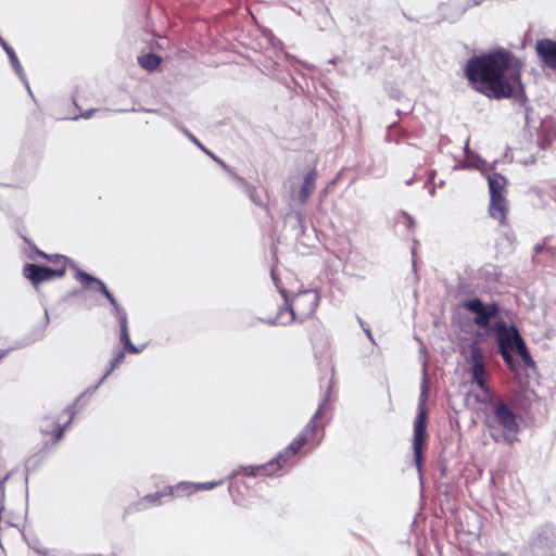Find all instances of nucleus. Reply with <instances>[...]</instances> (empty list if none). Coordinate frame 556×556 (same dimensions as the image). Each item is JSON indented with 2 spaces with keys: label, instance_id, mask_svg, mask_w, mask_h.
I'll return each instance as SVG.
<instances>
[{
  "label": "nucleus",
  "instance_id": "nucleus-1",
  "mask_svg": "<svg viewBox=\"0 0 556 556\" xmlns=\"http://www.w3.org/2000/svg\"><path fill=\"white\" fill-rule=\"evenodd\" d=\"M523 65L510 50L498 47L470 58L464 76L472 90L488 99L525 98Z\"/></svg>",
  "mask_w": 556,
  "mask_h": 556
},
{
  "label": "nucleus",
  "instance_id": "nucleus-7",
  "mask_svg": "<svg viewBox=\"0 0 556 556\" xmlns=\"http://www.w3.org/2000/svg\"><path fill=\"white\" fill-rule=\"evenodd\" d=\"M467 362L470 365L471 382L481 390V395H476L477 402L489 401L491 390L486 382L484 354L477 342L469 345Z\"/></svg>",
  "mask_w": 556,
  "mask_h": 556
},
{
  "label": "nucleus",
  "instance_id": "nucleus-8",
  "mask_svg": "<svg viewBox=\"0 0 556 556\" xmlns=\"http://www.w3.org/2000/svg\"><path fill=\"white\" fill-rule=\"evenodd\" d=\"M463 307L476 315L473 323L483 329L489 328L490 320L494 318L500 312V306L496 302L484 304L478 298L465 301L463 303Z\"/></svg>",
  "mask_w": 556,
  "mask_h": 556
},
{
  "label": "nucleus",
  "instance_id": "nucleus-18",
  "mask_svg": "<svg viewBox=\"0 0 556 556\" xmlns=\"http://www.w3.org/2000/svg\"><path fill=\"white\" fill-rule=\"evenodd\" d=\"M38 254L42 258H46L47 261H49L53 265L51 270H62V277L65 275L67 263H68V260H67L66 256L60 255V254L48 255V254H46V253H43L41 251H38Z\"/></svg>",
  "mask_w": 556,
  "mask_h": 556
},
{
  "label": "nucleus",
  "instance_id": "nucleus-22",
  "mask_svg": "<svg viewBox=\"0 0 556 556\" xmlns=\"http://www.w3.org/2000/svg\"><path fill=\"white\" fill-rule=\"evenodd\" d=\"M500 354L503 357L505 364L509 367L510 370H515V363L511 355V350H500Z\"/></svg>",
  "mask_w": 556,
  "mask_h": 556
},
{
  "label": "nucleus",
  "instance_id": "nucleus-2",
  "mask_svg": "<svg viewBox=\"0 0 556 556\" xmlns=\"http://www.w3.org/2000/svg\"><path fill=\"white\" fill-rule=\"evenodd\" d=\"M75 271V279L86 289H92L93 286L108 299L110 304L114 308L115 317L119 324L121 336L119 341L124 346V350L118 351L111 362V367L108 370L106 375L112 372L118 365H121L124 361L125 354H138L141 352L142 348H138L132 344L130 340L129 329H128V320L126 311L119 306L114 295L109 291L106 286L98 278L91 276L90 274L81 270L77 266H73Z\"/></svg>",
  "mask_w": 556,
  "mask_h": 556
},
{
  "label": "nucleus",
  "instance_id": "nucleus-11",
  "mask_svg": "<svg viewBox=\"0 0 556 556\" xmlns=\"http://www.w3.org/2000/svg\"><path fill=\"white\" fill-rule=\"evenodd\" d=\"M23 276L28 279L35 288H38L43 282L54 278H61L62 270H51L50 267L28 263L23 267Z\"/></svg>",
  "mask_w": 556,
  "mask_h": 556
},
{
  "label": "nucleus",
  "instance_id": "nucleus-5",
  "mask_svg": "<svg viewBox=\"0 0 556 556\" xmlns=\"http://www.w3.org/2000/svg\"><path fill=\"white\" fill-rule=\"evenodd\" d=\"M283 296L289 307L280 309L277 316L271 319L273 324L285 325L291 321L305 324L306 320L316 318L315 314L320 302V296L317 291L305 290L299 292L292 296L290 302L285 292Z\"/></svg>",
  "mask_w": 556,
  "mask_h": 556
},
{
  "label": "nucleus",
  "instance_id": "nucleus-9",
  "mask_svg": "<svg viewBox=\"0 0 556 556\" xmlns=\"http://www.w3.org/2000/svg\"><path fill=\"white\" fill-rule=\"evenodd\" d=\"M224 483H225L224 479L210 481V482H202V483L182 481L175 485H165L163 494L173 495V498L174 497H189L197 492L213 490L219 485H223Z\"/></svg>",
  "mask_w": 556,
  "mask_h": 556
},
{
  "label": "nucleus",
  "instance_id": "nucleus-16",
  "mask_svg": "<svg viewBox=\"0 0 556 556\" xmlns=\"http://www.w3.org/2000/svg\"><path fill=\"white\" fill-rule=\"evenodd\" d=\"M304 328L305 337L313 346L323 345L327 342V336L323 323L316 317L306 320Z\"/></svg>",
  "mask_w": 556,
  "mask_h": 556
},
{
  "label": "nucleus",
  "instance_id": "nucleus-21",
  "mask_svg": "<svg viewBox=\"0 0 556 556\" xmlns=\"http://www.w3.org/2000/svg\"><path fill=\"white\" fill-rule=\"evenodd\" d=\"M163 493H164V486L155 493L146 495L142 500L147 501L149 503H152V504H161L162 500L165 497L173 498V495H165Z\"/></svg>",
  "mask_w": 556,
  "mask_h": 556
},
{
  "label": "nucleus",
  "instance_id": "nucleus-6",
  "mask_svg": "<svg viewBox=\"0 0 556 556\" xmlns=\"http://www.w3.org/2000/svg\"><path fill=\"white\" fill-rule=\"evenodd\" d=\"M488 184L490 190L489 214L501 225L507 226L508 201L505 195L507 179L500 173H493L489 175Z\"/></svg>",
  "mask_w": 556,
  "mask_h": 556
},
{
  "label": "nucleus",
  "instance_id": "nucleus-24",
  "mask_svg": "<svg viewBox=\"0 0 556 556\" xmlns=\"http://www.w3.org/2000/svg\"><path fill=\"white\" fill-rule=\"evenodd\" d=\"M11 472L7 469L3 459L0 457V486L3 488V484L9 480Z\"/></svg>",
  "mask_w": 556,
  "mask_h": 556
},
{
  "label": "nucleus",
  "instance_id": "nucleus-10",
  "mask_svg": "<svg viewBox=\"0 0 556 556\" xmlns=\"http://www.w3.org/2000/svg\"><path fill=\"white\" fill-rule=\"evenodd\" d=\"M427 440V415L425 409H421L414 424V458L418 471L422 468V455Z\"/></svg>",
  "mask_w": 556,
  "mask_h": 556
},
{
  "label": "nucleus",
  "instance_id": "nucleus-20",
  "mask_svg": "<svg viewBox=\"0 0 556 556\" xmlns=\"http://www.w3.org/2000/svg\"><path fill=\"white\" fill-rule=\"evenodd\" d=\"M517 354L522 359L523 364L528 367H533L534 362L529 353V350L523 341V339H519V342H517V345L515 346Z\"/></svg>",
  "mask_w": 556,
  "mask_h": 556
},
{
  "label": "nucleus",
  "instance_id": "nucleus-17",
  "mask_svg": "<svg viewBox=\"0 0 556 556\" xmlns=\"http://www.w3.org/2000/svg\"><path fill=\"white\" fill-rule=\"evenodd\" d=\"M317 170L311 169L305 176L295 200L299 204L304 205L316 188Z\"/></svg>",
  "mask_w": 556,
  "mask_h": 556
},
{
  "label": "nucleus",
  "instance_id": "nucleus-23",
  "mask_svg": "<svg viewBox=\"0 0 556 556\" xmlns=\"http://www.w3.org/2000/svg\"><path fill=\"white\" fill-rule=\"evenodd\" d=\"M1 43H2V46H3V48H4V50L7 51V53H8L9 58H10V61L12 62L13 66H14L16 70H17V68H20V67H21V64H20V62H18V59H17V56H16V54H15L14 50H13L11 47H9L4 41H1Z\"/></svg>",
  "mask_w": 556,
  "mask_h": 556
},
{
  "label": "nucleus",
  "instance_id": "nucleus-13",
  "mask_svg": "<svg viewBox=\"0 0 556 556\" xmlns=\"http://www.w3.org/2000/svg\"><path fill=\"white\" fill-rule=\"evenodd\" d=\"M493 329L496 332L500 350H513L519 339H522L517 328L515 326L507 327L504 320L496 321Z\"/></svg>",
  "mask_w": 556,
  "mask_h": 556
},
{
  "label": "nucleus",
  "instance_id": "nucleus-12",
  "mask_svg": "<svg viewBox=\"0 0 556 556\" xmlns=\"http://www.w3.org/2000/svg\"><path fill=\"white\" fill-rule=\"evenodd\" d=\"M68 419L64 426H61L59 418L55 416H47L42 419L40 429L46 439V444L51 443L52 445L56 444L64 434L65 428L67 425L72 422L73 414L67 413Z\"/></svg>",
  "mask_w": 556,
  "mask_h": 556
},
{
  "label": "nucleus",
  "instance_id": "nucleus-3",
  "mask_svg": "<svg viewBox=\"0 0 556 556\" xmlns=\"http://www.w3.org/2000/svg\"><path fill=\"white\" fill-rule=\"evenodd\" d=\"M486 405L483 410V425L495 442L513 444L519 431L517 416L503 400L482 402Z\"/></svg>",
  "mask_w": 556,
  "mask_h": 556
},
{
  "label": "nucleus",
  "instance_id": "nucleus-25",
  "mask_svg": "<svg viewBox=\"0 0 556 556\" xmlns=\"http://www.w3.org/2000/svg\"><path fill=\"white\" fill-rule=\"evenodd\" d=\"M255 192H256V191H255V189H253V190L251 191V193H250V197H251V199H252V201H253V202H255L256 204L261 205L262 203H261V201H258V200L256 199L257 197H256Z\"/></svg>",
  "mask_w": 556,
  "mask_h": 556
},
{
  "label": "nucleus",
  "instance_id": "nucleus-14",
  "mask_svg": "<svg viewBox=\"0 0 556 556\" xmlns=\"http://www.w3.org/2000/svg\"><path fill=\"white\" fill-rule=\"evenodd\" d=\"M286 468L279 455L266 464L241 467L240 472L248 477L271 476Z\"/></svg>",
  "mask_w": 556,
  "mask_h": 556
},
{
  "label": "nucleus",
  "instance_id": "nucleus-15",
  "mask_svg": "<svg viewBox=\"0 0 556 556\" xmlns=\"http://www.w3.org/2000/svg\"><path fill=\"white\" fill-rule=\"evenodd\" d=\"M535 52L545 66L556 71V41L547 38L538 40Z\"/></svg>",
  "mask_w": 556,
  "mask_h": 556
},
{
  "label": "nucleus",
  "instance_id": "nucleus-4",
  "mask_svg": "<svg viewBox=\"0 0 556 556\" xmlns=\"http://www.w3.org/2000/svg\"><path fill=\"white\" fill-rule=\"evenodd\" d=\"M326 406V402H323L303 430L278 454L286 467L294 464L295 456L302 448L307 447L308 451H312L323 440L324 425L319 420L323 418Z\"/></svg>",
  "mask_w": 556,
  "mask_h": 556
},
{
  "label": "nucleus",
  "instance_id": "nucleus-19",
  "mask_svg": "<svg viewBox=\"0 0 556 556\" xmlns=\"http://www.w3.org/2000/svg\"><path fill=\"white\" fill-rule=\"evenodd\" d=\"M162 62V58L154 54V53H147L143 55L138 56V63L139 65L147 70V71H154L156 70Z\"/></svg>",
  "mask_w": 556,
  "mask_h": 556
}]
</instances>
